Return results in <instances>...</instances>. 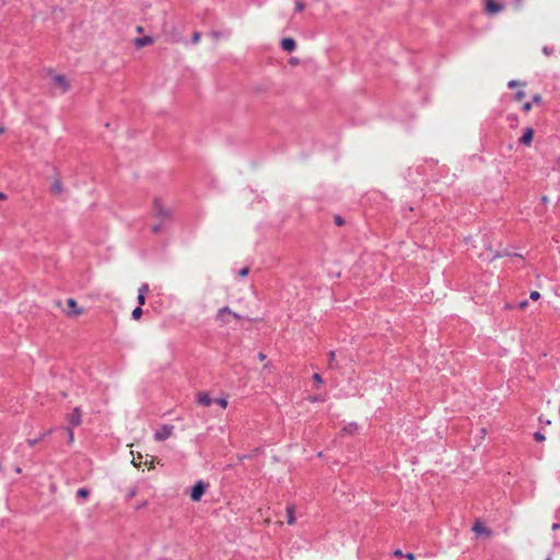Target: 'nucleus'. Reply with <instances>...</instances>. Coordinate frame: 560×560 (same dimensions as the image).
I'll use <instances>...</instances> for the list:
<instances>
[{
	"label": "nucleus",
	"instance_id": "f257e3e1",
	"mask_svg": "<svg viewBox=\"0 0 560 560\" xmlns=\"http://www.w3.org/2000/svg\"><path fill=\"white\" fill-rule=\"evenodd\" d=\"M215 318L222 326H224L231 323V318L240 320L241 315L233 312L229 306H223L218 311Z\"/></svg>",
	"mask_w": 560,
	"mask_h": 560
},
{
	"label": "nucleus",
	"instance_id": "f03ea898",
	"mask_svg": "<svg viewBox=\"0 0 560 560\" xmlns=\"http://www.w3.org/2000/svg\"><path fill=\"white\" fill-rule=\"evenodd\" d=\"M153 211L154 217L160 219V221L166 222L171 219V211L162 205L159 198H155L153 201Z\"/></svg>",
	"mask_w": 560,
	"mask_h": 560
},
{
	"label": "nucleus",
	"instance_id": "7ed1b4c3",
	"mask_svg": "<svg viewBox=\"0 0 560 560\" xmlns=\"http://www.w3.org/2000/svg\"><path fill=\"white\" fill-rule=\"evenodd\" d=\"M206 489H207V483H205L202 480H198L191 488V492H190L191 501H194V502L200 501L202 495L206 492Z\"/></svg>",
	"mask_w": 560,
	"mask_h": 560
},
{
	"label": "nucleus",
	"instance_id": "20e7f679",
	"mask_svg": "<svg viewBox=\"0 0 560 560\" xmlns=\"http://www.w3.org/2000/svg\"><path fill=\"white\" fill-rule=\"evenodd\" d=\"M174 431V425L172 424H162L154 433L155 441H165L168 439Z\"/></svg>",
	"mask_w": 560,
	"mask_h": 560
},
{
	"label": "nucleus",
	"instance_id": "39448f33",
	"mask_svg": "<svg viewBox=\"0 0 560 560\" xmlns=\"http://www.w3.org/2000/svg\"><path fill=\"white\" fill-rule=\"evenodd\" d=\"M52 82L56 86H59L62 93H66L70 89V83L67 78L62 74H55Z\"/></svg>",
	"mask_w": 560,
	"mask_h": 560
},
{
	"label": "nucleus",
	"instance_id": "423d86ee",
	"mask_svg": "<svg viewBox=\"0 0 560 560\" xmlns=\"http://www.w3.org/2000/svg\"><path fill=\"white\" fill-rule=\"evenodd\" d=\"M71 427H79L82 422V412L79 407H75L68 417Z\"/></svg>",
	"mask_w": 560,
	"mask_h": 560
},
{
	"label": "nucleus",
	"instance_id": "0eeeda50",
	"mask_svg": "<svg viewBox=\"0 0 560 560\" xmlns=\"http://www.w3.org/2000/svg\"><path fill=\"white\" fill-rule=\"evenodd\" d=\"M68 305V314L72 316H78L83 313V308L78 306V303L74 299L70 298L67 300Z\"/></svg>",
	"mask_w": 560,
	"mask_h": 560
},
{
	"label": "nucleus",
	"instance_id": "6e6552de",
	"mask_svg": "<svg viewBox=\"0 0 560 560\" xmlns=\"http://www.w3.org/2000/svg\"><path fill=\"white\" fill-rule=\"evenodd\" d=\"M534 138V129L527 127L524 129L523 136L520 138L518 142L524 145H529L533 142Z\"/></svg>",
	"mask_w": 560,
	"mask_h": 560
},
{
	"label": "nucleus",
	"instance_id": "1a4fd4ad",
	"mask_svg": "<svg viewBox=\"0 0 560 560\" xmlns=\"http://www.w3.org/2000/svg\"><path fill=\"white\" fill-rule=\"evenodd\" d=\"M281 48L284 51L292 52L296 48V42L292 37H285L281 40Z\"/></svg>",
	"mask_w": 560,
	"mask_h": 560
},
{
	"label": "nucleus",
	"instance_id": "9d476101",
	"mask_svg": "<svg viewBox=\"0 0 560 560\" xmlns=\"http://www.w3.org/2000/svg\"><path fill=\"white\" fill-rule=\"evenodd\" d=\"M486 9L489 13H499L503 10V5L495 0H487Z\"/></svg>",
	"mask_w": 560,
	"mask_h": 560
},
{
	"label": "nucleus",
	"instance_id": "9b49d317",
	"mask_svg": "<svg viewBox=\"0 0 560 560\" xmlns=\"http://www.w3.org/2000/svg\"><path fill=\"white\" fill-rule=\"evenodd\" d=\"M197 402L203 407H209L212 402V399L207 392H200L197 395Z\"/></svg>",
	"mask_w": 560,
	"mask_h": 560
},
{
	"label": "nucleus",
	"instance_id": "f8f14e48",
	"mask_svg": "<svg viewBox=\"0 0 560 560\" xmlns=\"http://www.w3.org/2000/svg\"><path fill=\"white\" fill-rule=\"evenodd\" d=\"M152 43H153V38L151 36L138 37L135 40V45L138 48L144 47V46L150 45Z\"/></svg>",
	"mask_w": 560,
	"mask_h": 560
},
{
	"label": "nucleus",
	"instance_id": "ddd939ff",
	"mask_svg": "<svg viewBox=\"0 0 560 560\" xmlns=\"http://www.w3.org/2000/svg\"><path fill=\"white\" fill-rule=\"evenodd\" d=\"M287 522L289 525H293L295 523V516H294V513H295V508L294 505H288L287 509Z\"/></svg>",
	"mask_w": 560,
	"mask_h": 560
},
{
	"label": "nucleus",
	"instance_id": "4468645a",
	"mask_svg": "<svg viewBox=\"0 0 560 560\" xmlns=\"http://www.w3.org/2000/svg\"><path fill=\"white\" fill-rule=\"evenodd\" d=\"M328 368L331 370H336L339 368L337 360H336V352L330 351L329 352V361H328Z\"/></svg>",
	"mask_w": 560,
	"mask_h": 560
},
{
	"label": "nucleus",
	"instance_id": "2eb2a0df",
	"mask_svg": "<svg viewBox=\"0 0 560 560\" xmlns=\"http://www.w3.org/2000/svg\"><path fill=\"white\" fill-rule=\"evenodd\" d=\"M51 191L56 195H59L62 192V184L60 180L56 179L51 185Z\"/></svg>",
	"mask_w": 560,
	"mask_h": 560
},
{
	"label": "nucleus",
	"instance_id": "dca6fc26",
	"mask_svg": "<svg viewBox=\"0 0 560 560\" xmlns=\"http://www.w3.org/2000/svg\"><path fill=\"white\" fill-rule=\"evenodd\" d=\"M90 495V490L88 488H80L77 491V497L86 499Z\"/></svg>",
	"mask_w": 560,
	"mask_h": 560
},
{
	"label": "nucleus",
	"instance_id": "f3484780",
	"mask_svg": "<svg viewBox=\"0 0 560 560\" xmlns=\"http://www.w3.org/2000/svg\"><path fill=\"white\" fill-rule=\"evenodd\" d=\"M142 313H143V312H142L141 306H137V307L132 311V313H131V317H132V319H135V320L140 319V317H141Z\"/></svg>",
	"mask_w": 560,
	"mask_h": 560
},
{
	"label": "nucleus",
	"instance_id": "a211bd4d",
	"mask_svg": "<svg viewBox=\"0 0 560 560\" xmlns=\"http://www.w3.org/2000/svg\"><path fill=\"white\" fill-rule=\"evenodd\" d=\"M61 430L67 432V434H68V442L72 443L73 442V438H74L72 428H62Z\"/></svg>",
	"mask_w": 560,
	"mask_h": 560
},
{
	"label": "nucleus",
	"instance_id": "6ab92c4d",
	"mask_svg": "<svg viewBox=\"0 0 560 560\" xmlns=\"http://www.w3.org/2000/svg\"><path fill=\"white\" fill-rule=\"evenodd\" d=\"M305 9V3L302 0H295V12H302Z\"/></svg>",
	"mask_w": 560,
	"mask_h": 560
},
{
	"label": "nucleus",
	"instance_id": "aec40b11",
	"mask_svg": "<svg viewBox=\"0 0 560 560\" xmlns=\"http://www.w3.org/2000/svg\"><path fill=\"white\" fill-rule=\"evenodd\" d=\"M163 223H164L163 221H160L159 223L154 224V225L152 226V229H151V230H152V232H153L154 234L160 233V232L162 231Z\"/></svg>",
	"mask_w": 560,
	"mask_h": 560
},
{
	"label": "nucleus",
	"instance_id": "412c9836",
	"mask_svg": "<svg viewBox=\"0 0 560 560\" xmlns=\"http://www.w3.org/2000/svg\"><path fill=\"white\" fill-rule=\"evenodd\" d=\"M313 380L317 384V386L324 384V380H323V377H322V375L319 373H315L313 375Z\"/></svg>",
	"mask_w": 560,
	"mask_h": 560
},
{
	"label": "nucleus",
	"instance_id": "4be33fe9",
	"mask_svg": "<svg viewBox=\"0 0 560 560\" xmlns=\"http://www.w3.org/2000/svg\"><path fill=\"white\" fill-rule=\"evenodd\" d=\"M534 439L537 442H542V441H545L546 438L540 431H537L534 433Z\"/></svg>",
	"mask_w": 560,
	"mask_h": 560
},
{
	"label": "nucleus",
	"instance_id": "5701e85b",
	"mask_svg": "<svg viewBox=\"0 0 560 560\" xmlns=\"http://www.w3.org/2000/svg\"><path fill=\"white\" fill-rule=\"evenodd\" d=\"M472 530L476 533H482V532H486V528L480 523H476L472 526Z\"/></svg>",
	"mask_w": 560,
	"mask_h": 560
},
{
	"label": "nucleus",
	"instance_id": "b1692460",
	"mask_svg": "<svg viewBox=\"0 0 560 560\" xmlns=\"http://www.w3.org/2000/svg\"><path fill=\"white\" fill-rule=\"evenodd\" d=\"M334 222L336 223V225L338 226H342L345 224V221L339 215V214H336L334 217Z\"/></svg>",
	"mask_w": 560,
	"mask_h": 560
},
{
	"label": "nucleus",
	"instance_id": "393cba45",
	"mask_svg": "<svg viewBox=\"0 0 560 560\" xmlns=\"http://www.w3.org/2000/svg\"><path fill=\"white\" fill-rule=\"evenodd\" d=\"M324 400H325V397L320 396V395H315V396L310 397V401H312V402H318V401H324Z\"/></svg>",
	"mask_w": 560,
	"mask_h": 560
},
{
	"label": "nucleus",
	"instance_id": "a878e982",
	"mask_svg": "<svg viewBox=\"0 0 560 560\" xmlns=\"http://www.w3.org/2000/svg\"><path fill=\"white\" fill-rule=\"evenodd\" d=\"M358 429V425L355 423H350L348 427L345 428V431H347L348 433H353L354 431H357Z\"/></svg>",
	"mask_w": 560,
	"mask_h": 560
},
{
	"label": "nucleus",
	"instance_id": "bb28decb",
	"mask_svg": "<svg viewBox=\"0 0 560 560\" xmlns=\"http://www.w3.org/2000/svg\"><path fill=\"white\" fill-rule=\"evenodd\" d=\"M148 291H149V285H148L147 283H143V284L139 288L138 294H143V295H145Z\"/></svg>",
	"mask_w": 560,
	"mask_h": 560
},
{
	"label": "nucleus",
	"instance_id": "cd10ccee",
	"mask_svg": "<svg viewBox=\"0 0 560 560\" xmlns=\"http://www.w3.org/2000/svg\"><path fill=\"white\" fill-rule=\"evenodd\" d=\"M39 441H42V438L28 439L26 442H27L28 446L33 447V446H35Z\"/></svg>",
	"mask_w": 560,
	"mask_h": 560
},
{
	"label": "nucleus",
	"instance_id": "c85d7f7f",
	"mask_svg": "<svg viewBox=\"0 0 560 560\" xmlns=\"http://www.w3.org/2000/svg\"><path fill=\"white\" fill-rule=\"evenodd\" d=\"M542 52H544V55H546V56H550V55L553 52V48H552V47H549V46H544V47H542Z\"/></svg>",
	"mask_w": 560,
	"mask_h": 560
},
{
	"label": "nucleus",
	"instance_id": "c756f323",
	"mask_svg": "<svg viewBox=\"0 0 560 560\" xmlns=\"http://www.w3.org/2000/svg\"><path fill=\"white\" fill-rule=\"evenodd\" d=\"M137 301H138L139 306L144 305V304H145V295H143V294H138V296H137Z\"/></svg>",
	"mask_w": 560,
	"mask_h": 560
},
{
	"label": "nucleus",
	"instance_id": "7c9ffc66",
	"mask_svg": "<svg viewBox=\"0 0 560 560\" xmlns=\"http://www.w3.org/2000/svg\"><path fill=\"white\" fill-rule=\"evenodd\" d=\"M248 272H249V268H248V267H244V268H242V269L238 271V276H240V277H242V278H244V277H246V276L248 275Z\"/></svg>",
	"mask_w": 560,
	"mask_h": 560
},
{
	"label": "nucleus",
	"instance_id": "2f4dec72",
	"mask_svg": "<svg viewBox=\"0 0 560 560\" xmlns=\"http://www.w3.org/2000/svg\"><path fill=\"white\" fill-rule=\"evenodd\" d=\"M217 404H219L222 408H226L228 400L225 398H219L215 400Z\"/></svg>",
	"mask_w": 560,
	"mask_h": 560
},
{
	"label": "nucleus",
	"instance_id": "473e14b6",
	"mask_svg": "<svg viewBox=\"0 0 560 560\" xmlns=\"http://www.w3.org/2000/svg\"><path fill=\"white\" fill-rule=\"evenodd\" d=\"M199 40H200V33H199V32H195V33L192 34L191 42H192L194 44H197Z\"/></svg>",
	"mask_w": 560,
	"mask_h": 560
},
{
	"label": "nucleus",
	"instance_id": "72a5a7b5",
	"mask_svg": "<svg viewBox=\"0 0 560 560\" xmlns=\"http://www.w3.org/2000/svg\"><path fill=\"white\" fill-rule=\"evenodd\" d=\"M541 102H542L541 96H540L539 94H536V95H534L533 101H532L530 103H532V104H533V103H534V104H540Z\"/></svg>",
	"mask_w": 560,
	"mask_h": 560
},
{
	"label": "nucleus",
	"instance_id": "f704fd0d",
	"mask_svg": "<svg viewBox=\"0 0 560 560\" xmlns=\"http://www.w3.org/2000/svg\"><path fill=\"white\" fill-rule=\"evenodd\" d=\"M517 85H522V83H521L520 81H516V80H512V81H510V82L508 83V86H509L510 89H513V88H515V86H517Z\"/></svg>",
	"mask_w": 560,
	"mask_h": 560
},
{
	"label": "nucleus",
	"instance_id": "c9c22d12",
	"mask_svg": "<svg viewBox=\"0 0 560 560\" xmlns=\"http://www.w3.org/2000/svg\"><path fill=\"white\" fill-rule=\"evenodd\" d=\"M525 97V92L524 91H518L515 93V100L516 101H521Z\"/></svg>",
	"mask_w": 560,
	"mask_h": 560
},
{
	"label": "nucleus",
	"instance_id": "e433bc0d",
	"mask_svg": "<svg viewBox=\"0 0 560 560\" xmlns=\"http://www.w3.org/2000/svg\"><path fill=\"white\" fill-rule=\"evenodd\" d=\"M529 298L533 300V301H537L539 298H540V294L539 292L537 291H533L529 295Z\"/></svg>",
	"mask_w": 560,
	"mask_h": 560
},
{
	"label": "nucleus",
	"instance_id": "4c0bfd02",
	"mask_svg": "<svg viewBox=\"0 0 560 560\" xmlns=\"http://www.w3.org/2000/svg\"><path fill=\"white\" fill-rule=\"evenodd\" d=\"M136 494H137V489H136V488H132V489H130V490H129V492H128L127 497H128V499L130 500V499H132L133 497H136Z\"/></svg>",
	"mask_w": 560,
	"mask_h": 560
},
{
	"label": "nucleus",
	"instance_id": "58836bf2",
	"mask_svg": "<svg viewBox=\"0 0 560 560\" xmlns=\"http://www.w3.org/2000/svg\"><path fill=\"white\" fill-rule=\"evenodd\" d=\"M52 432V429L44 431L38 438L45 439L46 436L50 435Z\"/></svg>",
	"mask_w": 560,
	"mask_h": 560
},
{
	"label": "nucleus",
	"instance_id": "ea45409f",
	"mask_svg": "<svg viewBox=\"0 0 560 560\" xmlns=\"http://www.w3.org/2000/svg\"><path fill=\"white\" fill-rule=\"evenodd\" d=\"M532 108V103L530 102H526L524 105H523V110L524 112H529Z\"/></svg>",
	"mask_w": 560,
	"mask_h": 560
},
{
	"label": "nucleus",
	"instance_id": "a19ab883",
	"mask_svg": "<svg viewBox=\"0 0 560 560\" xmlns=\"http://www.w3.org/2000/svg\"><path fill=\"white\" fill-rule=\"evenodd\" d=\"M393 555L395 557H404L405 558V553L400 550V549H396Z\"/></svg>",
	"mask_w": 560,
	"mask_h": 560
},
{
	"label": "nucleus",
	"instance_id": "79ce46f5",
	"mask_svg": "<svg viewBox=\"0 0 560 560\" xmlns=\"http://www.w3.org/2000/svg\"><path fill=\"white\" fill-rule=\"evenodd\" d=\"M405 558L407 560H416V556L412 552L405 553Z\"/></svg>",
	"mask_w": 560,
	"mask_h": 560
},
{
	"label": "nucleus",
	"instance_id": "37998d69",
	"mask_svg": "<svg viewBox=\"0 0 560 560\" xmlns=\"http://www.w3.org/2000/svg\"><path fill=\"white\" fill-rule=\"evenodd\" d=\"M528 305V302L526 300L518 303V308L524 310Z\"/></svg>",
	"mask_w": 560,
	"mask_h": 560
},
{
	"label": "nucleus",
	"instance_id": "c03bdc74",
	"mask_svg": "<svg viewBox=\"0 0 560 560\" xmlns=\"http://www.w3.org/2000/svg\"><path fill=\"white\" fill-rule=\"evenodd\" d=\"M290 65H298L299 63V59L293 57L289 60Z\"/></svg>",
	"mask_w": 560,
	"mask_h": 560
},
{
	"label": "nucleus",
	"instance_id": "a18cd8bd",
	"mask_svg": "<svg viewBox=\"0 0 560 560\" xmlns=\"http://www.w3.org/2000/svg\"><path fill=\"white\" fill-rule=\"evenodd\" d=\"M258 359H259L260 361H264V360L266 359V354H265V353H262V352H259V353H258Z\"/></svg>",
	"mask_w": 560,
	"mask_h": 560
},
{
	"label": "nucleus",
	"instance_id": "49530a36",
	"mask_svg": "<svg viewBox=\"0 0 560 560\" xmlns=\"http://www.w3.org/2000/svg\"><path fill=\"white\" fill-rule=\"evenodd\" d=\"M500 257V254L495 253L494 255H492L491 257H489L490 260L494 259V258H498Z\"/></svg>",
	"mask_w": 560,
	"mask_h": 560
},
{
	"label": "nucleus",
	"instance_id": "de8ad7c7",
	"mask_svg": "<svg viewBox=\"0 0 560 560\" xmlns=\"http://www.w3.org/2000/svg\"><path fill=\"white\" fill-rule=\"evenodd\" d=\"M559 527H560V524L555 523V524L552 525V529H558Z\"/></svg>",
	"mask_w": 560,
	"mask_h": 560
},
{
	"label": "nucleus",
	"instance_id": "09e8293b",
	"mask_svg": "<svg viewBox=\"0 0 560 560\" xmlns=\"http://www.w3.org/2000/svg\"><path fill=\"white\" fill-rule=\"evenodd\" d=\"M0 199H1V200L5 199V195H4V194H2V192H0Z\"/></svg>",
	"mask_w": 560,
	"mask_h": 560
},
{
	"label": "nucleus",
	"instance_id": "8fccbe9b",
	"mask_svg": "<svg viewBox=\"0 0 560 560\" xmlns=\"http://www.w3.org/2000/svg\"><path fill=\"white\" fill-rule=\"evenodd\" d=\"M15 471H16L18 474H21L22 469H21L20 467H16V468H15Z\"/></svg>",
	"mask_w": 560,
	"mask_h": 560
},
{
	"label": "nucleus",
	"instance_id": "3c124183",
	"mask_svg": "<svg viewBox=\"0 0 560 560\" xmlns=\"http://www.w3.org/2000/svg\"><path fill=\"white\" fill-rule=\"evenodd\" d=\"M4 132V127L0 126V133Z\"/></svg>",
	"mask_w": 560,
	"mask_h": 560
},
{
	"label": "nucleus",
	"instance_id": "603ef678",
	"mask_svg": "<svg viewBox=\"0 0 560 560\" xmlns=\"http://www.w3.org/2000/svg\"><path fill=\"white\" fill-rule=\"evenodd\" d=\"M546 560H551V558H547Z\"/></svg>",
	"mask_w": 560,
	"mask_h": 560
}]
</instances>
